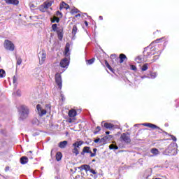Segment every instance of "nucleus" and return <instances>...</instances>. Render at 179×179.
<instances>
[{"label": "nucleus", "mask_w": 179, "mask_h": 179, "mask_svg": "<svg viewBox=\"0 0 179 179\" xmlns=\"http://www.w3.org/2000/svg\"><path fill=\"white\" fill-rule=\"evenodd\" d=\"M163 155L165 156H169V155H177V143H171L167 148L163 152Z\"/></svg>", "instance_id": "nucleus-1"}, {"label": "nucleus", "mask_w": 179, "mask_h": 179, "mask_svg": "<svg viewBox=\"0 0 179 179\" xmlns=\"http://www.w3.org/2000/svg\"><path fill=\"white\" fill-rule=\"evenodd\" d=\"M29 117V108L22 106L20 108V120H26Z\"/></svg>", "instance_id": "nucleus-2"}, {"label": "nucleus", "mask_w": 179, "mask_h": 179, "mask_svg": "<svg viewBox=\"0 0 179 179\" xmlns=\"http://www.w3.org/2000/svg\"><path fill=\"white\" fill-rule=\"evenodd\" d=\"M46 108L48 109L47 110L43 109V108L41 107V105L40 104H38L36 106V110L40 117H43V115H45V114H47V111H50V110H51V106H50V105H47Z\"/></svg>", "instance_id": "nucleus-3"}, {"label": "nucleus", "mask_w": 179, "mask_h": 179, "mask_svg": "<svg viewBox=\"0 0 179 179\" xmlns=\"http://www.w3.org/2000/svg\"><path fill=\"white\" fill-rule=\"evenodd\" d=\"M38 57L39 59L40 65H43V64L45 62V59H47V53L45 52V50H41L38 54Z\"/></svg>", "instance_id": "nucleus-4"}, {"label": "nucleus", "mask_w": 179, "mask_h": 179, "mask_svg": "<svg viewBox=\"0 0 179 179\" xmlns=\"http://www.w3.org/2000/svg\"><path fill=\"white\" fill-rule=\"evenodd\" d=\"M3 46L4 48L8 51H14L15 50V45L9 40H6L4 41Z\"/></svg>", "instance_id": "nucleus-5"}, {"label": "nucleus", "mask_w": 179, "mask_h": 179, "mask_svg": "<svg viewBox=\"0 0 179 179\" xmlns=\"http://www.w3.org/2000/svg\"><path fill=\"white\" fill-rule=\"evenodd\" d=\"M52 5V1H45L39 6V10H41V12H47V9L51 8Z\"/></svg>", "instance_id": "nucleus-6"}, {"label": "nucleus", "mask_w": 179, "mask_h": 179, "mask_svg": "<svg viewBox=\"0 0 179 179\" xmlns=\"http://www.w3.org/2000/svg\"><path fill=\"white\" fill-rule=\"evenodd\" d=\"M152 55H155V48L151 49L150 48H146L144 50V57L148 59L150 58Z\"/></svg>", "instance_id": "nucleus-7"}, {"label": "nucleus", "mask_w": 179, "mask_h": 179, "mask_svg": "<svg viewBox=\"0 0 179 179\" xmlns=\"http://www.w3.org/2000/svg\"><path fill=\"white\" fill-rule=\"evenodd\" d=\"M55 83L61 90L62 89V78L61 77V74L58 73L55 74Z\"/></svg>", "instance_id": "nucleus-8"}, {"label": "nucleus", "mask_w": 179, "mask_h": 179, "mask_svg": "<svg viewBox=\"0 0 179 179\" xmlns=\"http://www.w3.org/2000/svg\"><path fill=\"white\" fill-rule=\"evenodd\" d=\"M121 141L124 142V143H131V138L126 133H123L120 136Z\"/></svg>", "instance_id": "nucleus-9"}, {"label": "nucleus", "mask_w": 179, "mask_h": 179, "mask_svg": "<svg viewBox=\"0 0 179 179\" xmlns=\"http://www.w3.org/2000/svg\"><path fill=\"white\" fill-rule=\"evenodd\" d=\"M69 66V59H68V58H64L62 59V61L60 62V66H62V68H68Z\"/></svg>", "instance_id": "nucleus-10"}, {"label": "nucleus", "mask_w": 179, "mask_h": 179, "mask_svg": "<svg viewBox=\"0 0 179 179\" xmlns=\"http://www.w3.org/2000/svg\"><path fill=\"white\" fill-rule=\"evenodd\" d=\"M86 153L92 155V149L90 148V147L85 146L83 148V151L81 152L82 156H85V154Z\"/></svg>", "instance_id": "nucleus-11"}, {"label": "nucleus", "mask_w": 179, "mask_h": 179, "mask_svg": "<svg viewBox=\"0 0 179 179\" xmlns=\"http://www.w3.org/2000/svg\"><path fill=\"white\" fill-rule=\"evenodd\" d=\"M82 145H83V141H76V143H73V148L78 149L79 150V149H80V146H82Z\"/></svg>", "instance_id": "nucleus-12"}, {"label": "nucleus", "mask_w": 179, "mask_h": 179, "mask_svg": "<svg viewBox=\"0 0 179 179\" xmlns=\"http://www.w3.org/2000/svg\"><path fill=\"white\" fill-rule=\"evenodd\" d=\"M69 48H71V44H69V43H67L65 47V52H64L65 57H69V55H71V53H69Z\"/></svg>", "instance_id": "nucleus-13"}, {"label": "nucleus", "mask_w": 179, "mask_h": 179, "mask_svg": "<svg viewBox=\"0 0 179 179\" xmlns=\"http://www.w3.org/2000/svg\"><path fill=\"white\" fill-rule=\"evenodd\" d=\"M8 5H19V0H4Z\"/></svg>", "instance_id": "nucleus-14"}, {"label": "nucleus", "mask_w": 179, "mask_h": 179, "mask_svg": "<svg viewBox=\"0 0 179 179\" xmlns=\"http://www.w3.org/2000/svg\"><path fill=\"white\" fill-rule=\"evenodd\" d=\"M76 115H77V112L75 109H71L69 111V117H70V118H73Z\"/></svg>", "instance_id": "nucleus-15"}, {"label": "nucleus", "mask_w": 179, "mask_h": 179, "mask_svg": "<svg viewBox=\"0 0 179 179\" xmlns=\"http://www.w3.org/2000/svg\"><path fill=\"white\" fill-rule=\"evenodd\" d=\"M67 145H68V141H64L59 143L58 146H59V148H60V149H65V148H66Z\"/></svg>", "instance_id": "nucleus-16"}, {"label": "nucleus", "mask_w": 179, "mask_h": 179, "mask_svg": "<svg viewBox=\"0 0 179 179\" xmlns=\"http://www.w3.org/2000/svg\"><path fill=\"white\" fill-rule=\"evenodd\" d=\"M60 10H62V9H69V5L66 4V3L62 1L60 4L59 7Z\"/></svg>", "instance_id": "nucleus-17"}, {"label": "nucleus", "mask_w": 179, "mask_h": 179, "mask_svg": "<svg viewBox=\"0 0 179 179\" xmlns=\"http://www.w3.org/2000/svg\"><path fill=\"white\" fill-rule=\"evenodd\" d=\"M29 162V158L27 157H22L20 158V163L21 164H26Z\"/></svg>", "instance_id": "nucleus-18"}, {"label": "nucleus", "mask_w": 179, "mask_h": 179, "mask_svg": "<svg viewBox=\"0 0 179 179\" xmlns=\"http://www.w3.org/2000/svg\"><path fill=\"white\" fill-rule=\"evenodd\" d=\"M150 152L152 155H154V156H157V155H160V152L159 151V150H157V148H152L151 149Z\"/></svg>", "instance_id": "nucleus-19"}, {"label": "nucleus", "mask_w": 179, "mask_h": 179, "mask_svg": "<svg viewBox=\"0 0 179 179\" xmlns=\"http://www.w3.org/2000/svg\"><path fill=\"white\" fill-rule=\"evenodd\" d=\"M103 126L105 127V128H106L107 129H113V128H114V124H111V123H104Z\"/></svg>", "instance_id": "nucleus-20"}, {"label": "nucleus", "mask_w": 179, "mask_h": 179, "mask_svg": "<svg viewBox=\"0 0 179 179\" xmlns=\"http://www.w3.org/2000/svg\"><path fill=\"white\" fill-rule=\"evenodd\" d=\"M136 62H137V64H142V62H143V57H142V56H138L136 59H135Z\"/></svg>", "instance_id": "nucleus-21"}, {"label": "nucleus", "mask_w": 179, "mask_h": 179, "mask_svg": "<svg viewBox=\"0 0 179 179\" xmlns=\"http://www.w3.org/2000/svg\"><path fill=\"white\" fill-rule=\"evenodd\" d=\"M62 153H61V152H57V154H56V160L57 162H59V161L62 160Z\"/></svg>", "instance_id": "nucleus-22"}, {"label": "nucleus", "mask_w": 179, "mask_h": 179, "mask_svg": "<svg viewBox=\"0 0 179 179\" xmlns=\"http://www.w3.org/2000/svg\"><path fill=\"white\" fill-rule=\"evenodd\" d=\"M6 76V73L5 72V70L0 69V78L2 79Z\"/></svg>", "instance_id": "nucleus-23"}, {"label": "nucleus", "mask_w": 179, "mask_h": 179, "mask_svg": "<svg viewBox=\"0 0 179 179\" xmlns=\"http://www.w3.org/2000/svg\"><path fill=\"white\" fill-rule=\"evenodd\" d=\"M120 64H122V62H124V59H127V56L124 54H120Z\"/></svg>", "instance_id": "nucleus-24"}, {"label": "nucleus", "mask_w": 179, "mask_h": 179, "mask_svg": "<svg viewBox=\"0 0 179 179\" xmlns=\"http://www.w3.org/2000/svg\"><path fill=\"white\" fill-rule=\"evenodd\" d=\"M148 66H149V64H143L142 68H141V71H148Z\"/></svg>", "instance_id": "nucleus-25"}, {"label": "nucleus", "mask_w": 179, "mask_h": 179, "mask_svg": "<svg viewBox=\"0 0 179 179\" xmlns=\"http://www.w3.org/2000/svg\"><path fill=\"white\" fill-rule=\"evenodd\" d=\"M109 149L111 150H118V146L117 145H115L114 144H111L109 145Z\"/></svg>", "instance_id": "nucleus-26"}, {"label": "nucleus", "mask_w": 179, "mask_h": 179, "mask_svg": "<svg viewBox=\"0 0 179 179\" xmlns=\"http://www.w3.org/2000/svg\"><path fill=\"white\" fill-rule=\"evenodd\" d=\"M148 128H152V129H159V127L156 126V124H153L152 123H150V126Z\"/></svg>", "instance_id": "nucleus-27"}, {"label": "nucleus", "mask_w": 179, "mask_h": 179, "mask_svg": "<svg viewBox=\"0 0 179 179\" xmlns=\"http://www.w3.org/2000/svg\"><path fill=\"white\" fill-rule=\"evenodd\" d=\"M148 128H152V129H159V127L156 126V124H153L152 123H150V126Z\"/></svg>", "instance_id": "nucleus-28"}, {"label": "nucleus", "mask_w": 179, "mask_h": 179, "mask_svg": "<svg viewBox=\"0 0 179 179\" xmlns=\"http://www.w3.org/2000/svg\"><path fill=\"white\" fill-rule=\"evenodd\" d=\"M78 31V27H76V25H74L73 27V29H72V34L73 36H75V34H76V32Z\"/></svg>", "instance_id": "nucleus-29"}, {"label": "nucleus", "mask_w": 179, "mask_h": 179, "mask_svg": "<svg viewBox=\"0 0 179 179\" xmlns=\"http://www.w3.org/2000/svg\"><path fill=\"white\" fill-rule=\"evenodd\" d=\"M96 60L95 58H92V59H90L89 60L87 61V65H92V64H94V61Z\"/></svg>", "instance_id": "nucleus-30"}, {"label": "nucleus", "mask_w": 179, "mask_h": 179, "mask_svg": "<svg viewBox=\"0 0 179 179\" xmlns=\"http://www.w3.org/2000/svg\"><path fill=\"white\" fill-rule=\"evenodd\" d=\"M157 77V73H151L150 74V77L151 79H155V78Z\"/></svg>", "instance_id": "nucleus-31"}, {"label": "nucleus", "mask_w": 179, "mask_h": 179, "mask_svg": "<svg viewBox=\"0 0 179 179\" xmlns=\"http://www.w3.org/2000/svg\"><path fill=\"white\" fill-rule=\"evenodd\" d=\"M57 36H58L59 40H62V38L64 37L62 32L57 31Z\"/></svg>", "instance_id": "nucleus-32"}, {"label": "nucleus", "mask_w": 179, "mask_h": 179, "mask_svg": "<svg viewBox=\"0 0 179 179\" xmlns=\"http://www.w3.org/2000/svg\"><path fill=\"white\" fill-rule=\"evenodd\" d=\"M93 152H92L91 155H90V157H94V156H96V152H97V148H94Z\"/></svg>", "instance_id": "nucleus-33"}, {"label": "nucleus", "mask_w": 179, "mask_h": 179, "mask_svg": "<svg viewBox=\"0 0 179 179\" xmlns=\"http://www.w3.org/2000/svg\"><path fill=\"white\" fill-rule=\"evenodd\" d=\"M72 152L74 153V155H76V156H78V155H79V150L76 149V148H73L72 150Z\"/></svg>", "instance_id": "nucleus-34"}, {"label": "nucleus", "mask_w": 179, "mask_h": 179, "mask_svg": "<svg viewBox=\"0 0 179 179\" xmlns=\"http://www.w3.org/2000/svg\"><path fill=\"white\" fill-rule=\"evenodd\" d=\"M22 58L17 57V65H22Z\"/></svg>", "instance_id": "nucleus-35"}, {"label": "nucleus", "mask_w": 179, "mask_h": 179, "mask_svg": "<svg viewBox=\"0 0 179 179\" xmlns=\"http://www.w3.org/2000/svg\"><path fill=\"white\" fill-rule=\"evenodd\" d=\"M83 167L84 170H85L86 171H89L90 170V166L89 165L84 164Z\"/></svg>", "instance_id": "nucleus-36"}, {"label": "nucleus", "mask_w": 179, "mask_h": 179, "mask_svg": "<svg viewBox=\"0 0 179 179\" xmlns=\"http://www.w3.org/2000/svg\"><path fill=\"white\" fill-rule=\"evenodd\" d=\"M105 64H106V66H107L108 69H110V71H111L113 72V68H111V66H110L108 62H107V61H106Z\"/></svg>", "instance_id": "nucleus-37"}, {"label": "nucleus", "mask_w": 179, "mask_h": 179, "mask_svg": "<svg viewBox=\"0 0 179 179\" xmlns=\"http://www.w3.org/2000/svg\"><path fill=\"white\" fill-rule=\"evenodd\" d=\"M52 29L53 31H57V24H53L52 25Z\"/></svg>", "instance_id": "nucleus-38"}, {"label": "nucleus", "mask_w": 179, "mask_h": 179, "mask_svg": "<svg viewBox=\"0 0 179 179\" xmlns=\"http://www.w3.org/2000/svg\"><path fill=\"white\" fill-rule=\"evenodd\" d=\"M17 82V77H16V76H14L13 78V83H16Z\"/></svg>", "instance_id": "nucleus-39"}, {"label": "nucleus", "mask_w": 179, "mask_h": 179, "mask_svg": "<svg viewBox=\"0 0 179 179\" xmlns=\"http://www.w3.org/2000/svg\"><path fill=\"white\" fill-rule=\"evenodd\" d=\"M130 69H131V71H136V66L135 65H131Z\"/></svg>", "instance_id": "nucleus-40"}, {"label": "nucleus", "mask_w": 179, "mask_h": 179, "mask_svg": "<svg viewBox=\"0 0 179 179\" xmlns=\"http://www.w3.org/2000/svg\"><path fill=\"white\" fill-rule=\"evenodd\" d=\"M52 23H54V22H56L57 23H58V22H59V18L55 17L54 18V20L52 21Z\"/></svg>", "instance_id": "nucleus-41"}, {"label": "nucleus", "mask_w": 179, "mask_h": 179, "mask_svg": "<svg viewBox=\"0 0 179 179\" xmlns=\"http://www.w3.org/2000/svg\"><path fill=\"white\" fill-rule=\"evenodd\" d=\"M57 16H59V17H62V13H61L59 11H57Z\"/></svg>", "instance_id": "nucleus-42"}, {"label": "nucleus", "mask_w": 179, "mask_h": 179, "mask_svg": "<svg viewBox=\"0 0 179 179\" xmlns=\"http://www.w3.org/2000/svg\"><path fill=\"white\" fill-rule=\"evenodd\" d=\"M89 171H90V173H92V174H97V173H96V171H94L93 169H90Z\"/></svg>", "instance_id": "nucleus-43"}, {"label": "nucleus", "mask_w": 179, "mask_h": 179, "mask_svg": "<svg viewBox=\"0 0 179 179\" xmlns=\"http://www.w3.org/2000/svg\"><path fill=\"white\" fill-rule=\"evenodd\" d=\"M157 59H159V56H154V59H152V62H155Z\"/></svg>", "instance_id": "nucleus-44"}, {"label": "nucleus", "mask_w": 179, "mask_h": 179, "mask_svg": "<svg viewBox=\"0 0 179 179\" xmlns=\"http://www.w3.org/2000/svg\"><path fill=\"white\" fill-rule=\"evenodd\" d=\"M171 139H172V141H173L174 142L177 141V138H176V136H171Z\"/></svg>", "instance_id": "nucleus-45"}, {"label": "nucleus", "mask_w": 179, "mask_h": 179, "mask_svg": "<svg viewBox=\"0 0 179 179\" xmlns=\"http://www.w3.org/2000/svg\"><path fill=\"white\" fill-rule=\"evenodd\" d=\"M142 125H143L144 127H150V123H143V124H142Z\"/></svg>", "instance_id": "nucleus-46"}, {"label": "nucleus", "mask_w": 179, "mask_h": 179, "mask_svg": "<svg viewBox=\"0 0 179 179\" xmlns=\"http://www.w3.org/2000/svg\"><path fill=\"white\" fill-rule=\"evenodd\" d=\"M96 131L97 132H99V131H101V128L100 127H96Z\"/></svg>", "instance_id": "nucleus-47"}, {"label": "nucleus", "mask_w": 179, "mask_h": 179, "mask_svg": "<svg viewBox=\"0 0 179 179\" xmlns=\"http://www.w3.org/2000/svg\"><path fill=\"white\" fill-rule=\"evenodd\" d=\"M95 143H99V142H100V138H97L96 140H94Z\"/></svg>", "instance_id": "nucleus-48"}, {"label": "nucleus", "mask_w": 179, "mask_h": 179, "mask_svg": "<svg viewBox=\"0 0 179 179\" xmlns=\"http://www.w3.org/2000/svg\"><path fill=\"white\" fill-rule=\"evenodd\" d=\"M80 170H85V167L83 166V165H82L81 166H80L78 168Z\"/></svg>", "instance_id": "nucleus-49"}, {"label": "nucleus", "mask_w": 179, "mask_h": 179, "mask_svg": "<svg viewBox=\"0 0 179 179\" xmlns=\"http://www.w3.org/2000/svg\"><path fill=\"white\" fill-rule=\"evenodd\" d=\"M16 94H17V96H20V94H21L20 91H19V90L17 91Z\"/></svg>", "instance_id": "nucleus-50"}, {"label": "nucleus", "mask_w": 179, "mask_h": 179, "mask_svg": "<svg viewBox=\"0 0 179 179\" xmlns=\"http://www.w3.org/2000/svg\"><path fill=\"white\" fill-rule=\"evenodd\" d=\"M9 166H6V168H5V171H9Z\"/></svg>", "instance_id": "nucleus-51"}, {"label": "nucleus", "mask_w": 179, "mask_h": 179, "mask_svg": "<svg viewBox=\"0 0 179 179\" xmlns=\"http://www.w3.org/2000/svg\"><path fill=\"white\" fill-rule=\"evenodd\" d=\"M68 121L70 124H72V118H69Z\"/></svg>", "instance_id": "nucleus-52"}, {"label": "nucleus", "mask_w": 179, "mask_h": 179, "mask_svg": "<svg viewBox=\"0 0 179 179\" xmlns=\"http://www.w3.org/2000/svg\"><path fill=\"white\" fill-rule=\"evenodd\" d=\"M85 26H89V24L87 23V21H85Z\"/></svg>", "instance_id": "nucleus-53"}, {"label": "nucleus", "mask_w": 179, "mask_h": 179, "mask_svg": "<svg viewBox=\"0 0 179 179\" xmlns=\"http://www.w3.org/2000/svg\"><path fill=\"white\" fill-rule=\"evenodd\" d=\"M99 20H103V16H99Z\"/></svg>", "instance_id": "nucleus-54"}, {"label": "nucleus", "mask_w": 179, "mask_h": 179, "mask_svg": "<svg viewBox=\"0 0 179 179\" xmlns=\"http://www.w3.org/2000/svg\"><path fill=\"white\" fill-rule=\"evenodd\" d=\"M106 135H110V131H106Z\"/></svg>", "instance_id": "nucleus-55"}, {"label": "nucleus", "mask_w": 179, "mask_h": 179, "mask_svg": "<svg viewBox=\"0 0 179 179\" xmlns=\"http://www.w3.org/2000/svg\"><path fill=\"white\" fill-rule=\"evenodd\" d=\"M79 16H80V14H77V15H76V17H79Z\"/></svg>", "instance_id": "nucleus-56"}, {"label": "nucleus", "mask_w": 179, "mask_h": 179, "mask_svg": "<svg viewBox=\"0 0 179 179\" xmlns=\"http://www.w3.org/2000/svg\"><path fill=\"white\" fill-rule=\"evenodd\" d=\"M72 12H75L76 13H78V11H76V10H72Z\"/></svg>", "instance_id": "nucleus-57"}, {"label": "nucleus", "mask_w": 179, "mask_h": 179, "mask_svg": "<svg viewBox=\"0 0 179 179\" xmlns=\"http://www.w3.org/2000/svg\"><path fill=\"white\" fill-rule=\"evenodd\" d=\"M62 100H64V95L62 94Z\"/></svg>", "instance_id": "nucleus-58"}, {"label": "nucleus", "mask_w": 179, "mask_h": 179, "mask_svg": "<svg viewBox=\"0 0 179 179\" xmlns=\"http://www.w3.org/2000/svg\"><path fill=\"white\" fill-rule=\"evenodd\" d=\"M145 78H146V76H143L141 77V79H145Z\"/></svg>", "instance_id": "nucleus-59"}, {"label": "nucleus", "mask_w": 179, "mask_h": 179, "mask_svg": "<svg viewBox=\"0 0 179 179\" xmlns=\"http://www.w3.org/2000/svg\"><path fill=\"white\" fill-rule=\"evenodd\" d=\"M139 125V124H136L134 125V127H138Z\"/></svg>", "instance_id": "nucleus-60"}, {"label": "nucleus", "mask_w": 179, "mask_h": 179, "mask_svg": "<svg viewBox=\"0 0 179 179\" xmlns=\"http://www.w3.org/2000/svg\"><path fill=\"white\" fill-rule=\"evenodd\" d=\"M111 57H115V55H111Z\"/></svg>", "instance_id": "nucleus-61"}, {"label": "nucleus", "mask_w": 179, "mask_h": 179, "mask_svg": "<svg viewBox=\"0 0 179 179\" xmlns=\"http://www.w3.org/2000/svg\"><path fill=\"white\" fill-rule=\"evenodd\" d=\"M28 153H31V151L28 152Z\"/></svg>", "instance_id": "nucleus-62"}, {"label": "nucleus", "mask_w": 179, "mask_h": 179, "mask_svg": "<svg viewBox=\"0 0 179 179\" xmlns=\"http://www.w3.org/2000/svg\"><path fill=\"white\" fill-rule=\"evenodd\" d=\"M158 40H162V38H159V39H158Z\"/></svg>", "instance_id": "nucleus-63"}, {"label": "nucleus", "mask_w": 179, "mask_h": 179, "mask_svg": "<svg viewBox=\"0 0 179 179\" xmlns=\"http://www.w3.org/2000/svg\"><path fill=\"white\" fill-rule=\"evenodd\" d=\"M85 15H87V13H85Z\"/></svg>", "instance_id": "nucleus-64"}]
</instances>
